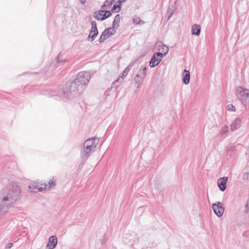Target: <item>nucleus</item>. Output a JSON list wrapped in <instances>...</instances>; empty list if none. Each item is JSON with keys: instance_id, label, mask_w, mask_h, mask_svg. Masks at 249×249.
<instances>
[{"instance_id": "f257e3e1", "label": "nucleus", "mask_w": 249, "mask_h": 249, "mask_svg": "<svg viewBox=\"0 0 249 249\" xmlns=\"http://www.w3.org/2000/svg\"><path fill=\"white\" fill-rule=\"evenodd\" d=\"M20 188L17 185H8L0 192V215L7 213L19 198Z\"/></svg>"}, {"instance_id": "f03ea898", "label": "nucleus", "mask_w": 249, "mask_h": 249, "mask_svg": "<svg viewBox=\"0 0 249 249\" xmlns=\"http://www.w3.org/2000/svg\"><path fill=\"white\" fill-rule=\"evenodd\" d=\"M85 89L73 80L67 82L62 90V93L67 99H71L81 94Z\"/></svg>"}, {"instance_id": "7ed1b4c3", "label": "nucleus", "mask_w": 249, "mask_h": 249, "mask_svg": "<svg viewBox=\"0 0 249 249\" xmlns=\"http://www.w3.org/2000/svg\"><path fill=\"white\" fill-rule=\"evenodd\" d=\"M98 143L99 140L94 138L89 139L85 142L80 151L81 157L83 161H86L91 154L94 152Z\"/></svg>"}, {"instance_id": "20e7f679", "label": "nucleus", "mask_w": 249, "mask_h": 249, "mask_svg": "<svg viewBox=\"0 0 249 249\" xmlns=\"http://www.w3.org/2000/svg\"><path fill=\"white\" fill-rule=\"evenodd\" d=\"M91 78L90 74L87 71H81L79 72L75 78L73 80L80 86H82L84 89L87 87Z\"/></svg>"}, {"instance_id": "39448f33", "label": "nucleus", "mask_w": 249, "mask_h": 249, "mask_svg": "<svg viewBox=\"0 0 249 249\" xmlns=\"http://www.w3.org/2000/svg\"><path fill=\"white\" fill-rule=\"evenodd\" d=\"M213 211L218 217H221L224 213L225 208L223 207V204L220 202H217L212 205Z\"/></svg>"}, {"instance_id": "423d86ee", "label": "nucleus", "mask_w": 249, "mask_h": 249, "mask_svg": "<svg viewBox=\"0 0 249 249\" xmlns=\"http://www.w3.org/2000/svg\"><path fill=\"white\" fill-rule=\"evenodd\" d=\"M163 57V54L160 52L155 53L149 62L150 66L152 68L157 66L161 61Z\"/></svg>"}, {"instance_id": "0eeeda50", "label": "nucleus", "mask_w": 249, "mask_h": 249, "mask_svg": "<svg viewBox=\"0 0 249 249\" xmlns=\"http://www.w3.org/2000/svg\"><path fill=\"white\" fill-rule=\"evenodd\" d=\"M98 34L97 28V24L95 21H91V30H90L88 36V40L92 42Z\"/></svg>"}, {"instance_id": "6e6552de", "label": "nucleus", "mask_w": 249, "mask_h": 249, "mask_svg": "<svg viewBox=\"0 0 249 249\" xmlns=\"http://www.w3.org/2000/svg\"><path fill=\"white\" fill-rule=\"evenodd\" d=\"M47 186V185L46 183L39 184L36 182H33L30 184L29 188L32 192L36 193L45 190Z\"/></svg>"}, {"instance_id": "1a4fd4ad", "label": "nucleus", "mask_w": 249, "mask_h": 249, "mask_svg": "<svg viewBox=\"0 0 249 249\" xmlns=\"http://www.w3.org/2000/svg\"><path fill=\"white\" fill-rule=\"evenodd\" d=\"M236 94L238 97L242 98L243 97L245 99L249 98V90L244 89L242 87H238L236 89Z\"/></svg>"}, {"instance_id": "9d476101", "label": "nucleus", "mask_w": 249, "mask_h": 249, "mask_svg": "<svg viewBox=\"0 0 249 249\" xmlns=\"http://www.w3.org/2000/svg\"><path fill=\"white\" fill-rule=\"evenodd\" d=\"M57 244V238L55 235L51 236L48 240V243L46 246V249H53Z\"/></svg>"}, {"instance_id": "9b49d317", "label": "nucleus", "mask_w": 249, "mask_h": 249, "mask_svg": "<svg viewBox=\"0 0 249 249\" xmlns=\"http://www.w3.org/2000/svg\"><path fill=\"white\" fill-rule=\"evenodd\" d=\"M228 181V177H224L219 178L217 180L218 186L219 189L223 192L226 188V184Z\"/></svg>"}, {"instance_id": "f8f14e48", "label": "nucleus", "mask_w": 249, "mask_h": 249, "mask_svg": "<svg viewBox=\"0 0 249 249\" xmlns=\"http://www.w3.org/2000/svg\"><path fill=\"white\" fill-rule=\"evenodd\" d=\"M132 66L131 65H129L128 66H127L125 70L122 73V75L121 76V77L118 78L114 82V84L119 83L121 84L123 82L124 79L126 76L127 75L128 72L131 69Z\"/></svg>"}, {"instance_id": "ddd939ff", "label": "nucleus", "mask_w": 249, "mask_h": 249, "mask_svg": "<svg viewBox=\"0 0 249 249\" xmlns=\"http://www.w3.org/2000/svg\"><path fill=\"white\" fill-rule=\"evenodd\" d=\"M182 81L185 84L187 85L189 83L190 80V71L185 69L182 72Z\"/></svg>"}, {"instance_id": "4468645a", "label": "nucleus", "mask_w": 249, "mask_h": 249, "mask_svg": "<svg viewBox=\"0 0 249 249\" xmlns=\"http://www.w3.org/2000/svg\"><path fill=\"white\" fill-rule=\"evenodd\" d=\"M144 77L139 73H137L134 78V82L137 86V88H139L141 86L142 81L144 79Z\"/></svg>"}, {"instance_id": "2eb2a0df", "label": "nucleus", "mask_w": 249, "mask_h": 249, "mask_svg": "<svg viewBox=\"0 0 249 249\" xmlns=\"http://www.w3.org/2000/svg\"><path fill=\"white\" fill-rule=\"evenodd\" d=\"M241 123V121L240 119L238 118L236 119L231 124V131H234L236 129L240 127Z\"/></svg>"}, {"instance_id": "dca6fc26", "label": "nucleus", "mask_w": 249, "mask_h": 249, "mask_svg": "<svg viewBox=\"0 0 249 249\" xmlns=\"http://www.w3.org/2000/svg\"><path fill=\"white\" fill-rule=\"evenodd\" d=\"M201 31V27L199 25L195 24L192 27V34L193 35L199 36Z\"/></svg>"}, {"instance_id": "f3484780", "label": "nucleus", "mask_w": 249, "mask_h": 249, "mask_svg": "<svg viewBox=\"0 0 249 249\" xmlns=\"http://www.w3.org/2000/svg\"><path fill=\"white\" fill-rule=\"evenodd\" d=\"M159 50L161 51V52L160 53H161L163 54V56H164L168 53L169 49L167 46L162 43L159 45Z\"/></svg>"}, {"instance_id": "a211bd4d", "label": "nucleus", "mask_w": 249, "mask_h": 249, "mask_svg": "<svg viewBox=\"0 0 249 249\" xmlns=\"http://www.w3.org/2000/svg\"><path fill=\"white\" fill-rule=\"evenodd\" d=\"M120 20H121V17H120V15H119V14L115 16V18L113 21L112 26L117 29L119 26V23H120Z\"/></svg>"}, {"instance_id": "6ab92c4d", "label": "nucleus", "mask_w": 249, "mask_h": 249, "mask_svg": "<svg viewBox=\"0 0 249 249\" xmlns=\"http://www.w3.org/2000/svg\"><path fill=\"white\" fill-rule=\"evenodd\" d=\"M117 28L111 27L108 28L107 29H106L104 31H106V33L110 37L112 35H113L115 34L116 32Z\"/></svg>"}, {"instance_id": "aec40b11", "label": "nucleus", "mask_w": 249, "mask_h": 249, "mask_svg": "<svg viewBox=\"0 0 249 249\" xmlns=\"http://www.w3.org/2000/svg\"><path fill=\"white\" fill-rule=\"evenodd\" d=\"M105 14L104 10H100L99 11H96L94 13L93 17L97 20V18H102L103 15Z\"/></svg>"}, {"instance_id": "412c9836", "label": "nucleus", "mask_w": 249, "mask_h": 249, "mask_svg": "<svg viewBox=\"0 0 249 249\" xmlns=\"http://www.w3.org/2000/svg\"><path fill=\"white\" fill-rule=\"evenodd\" d=\"M121 1L118 0L113 6L112 9V11H114L115 12L118 13L121 10Z\"/></svg>"}, {"instance_id": "4be33fe9", "label": "nucleus", "mask_w": 249, "mask_h": 249, "mask_svg": "<svg viewBox=\"0 0 249 249\" xmlns=\"http://www.w3.org/2000/svg\"><path fill=\"white\" fill-rule=\"evenodd\" d=\"M112 14L110 11L105 10V14L102 17V18H97V20H104L106 18L110 17L111 16Z\"/></svg>"}, {"instance_id": "5701e85b", "label": "nucleus", "mask_w": 249, "mask_h": 249, "mask_svg": "<svg viewBox=\"0 0 249 249\" xmlns=\"http://www.w3.org/2000/svg\"><path fill=\"white\" fill-rule=\"evenodd\" d=\"M47 185V186L46 187V189L45 190H50L52 188H53L55 185V180H54V178H53L52 179H51L48 184H46Z\"/></svg>"}, {"instance_id": "b1692460", "label": "nucleus", "mask_w": 249, "mask_h": 249, "mask_svg": "<svg viewBox=\"0 0 249 249\" xmlns=\"http://www.w3.org/2000/svg\"><path fill=\"white\" fill-rule=\"evenodd\" d=\"M174 10L171 8H169L167 11L168 18L167 20H169L174 14Z\"/></svg>"}, {"instance_id": "393cba45", "label": "nucleus", "mask_w": 249, "mask_h": 249, "mask_svg": "<svg viewBox=\"0 0 249 249\" xmlns=\"http://www.w3.org/2000/svg\"><path fill=\"white\" fill-rule=\"evenodd\" d=\"M229 131V127L227 125H224L221 129V135L225 134L227 133Z\"/></svg>"}, {"instance_id": "a878e982", "label": "nucleus", "mask_w": 249, "mask_h": 249, "mask_svg": "<svg viewBox=\"0 0 249 249\" xmlns=\"http://www.w3.org/2000/svg\"><path fill=\"white\" fill-rule=\"evenodd\" d=\"M140 70H142L140 74L145 77L146 75V68L145 67H142V69H140Z\"/></svg>"}, {"instance_id": "bb28decb", "label": "nucleus", "mask_w": 249, "mask_h": 249, "mask_svg": "<svg viewBox=\"0 0 249 249\" xmlns=\"http://www.w3.org/2000/svg\"><path fill=\"white\" fill-rule=\"evenodd\" d=\"M228 110L230 111H235L236 110L235 107L232 104H230L227 106Z\"/></svg>"}, {"instance_id": "cd10ccee", "label": "nucleus", "mask_w": 249, "mask_h": 249, "mask_svg": "<svg viewBox=\"0 0 249 249\" xmlns=\"http://www.w3.org/2000/svg\"><path fill=\"white\" fill-rule=\"evenodd\" d=\"M249 178V173L248 172H244L242 176V179L244 181H247Z\"/></svg>"}, {"instance_id": "c85d7f7f", "label": "nucleus", "mask_w": 249, "mask_h": 249, "mask_svg": "<svg viewBox=\"0 0 249 249\" xmlns=\"http://www.w3.org/2000/svg\"><path fill=\"white\" fill-rule=\"evenodd\" d=\"M141 21V19L137 17L133 19L132 22L135 24H138L140 23Z\"/></svg>"}, {"instance_id": "c756f323", "label": "nucleus", "mask_w": 249, "mask_h": 249, "mask_svg": "<svg viewBox=\"0 0 249 249\" xmlns=\"http://www.w3.org/2000/svg\"><path fill=\"white\" fill-rule=\"evenodd\" d=\"M235 149V146L232 145H229L227 147V151H233Z\"/></svg>"}, {"instance_id": "7c9ffc66", "label": "nucleus", "mask_w": 249, "mask_h": 249, "mask_svg": "<svg viewBox=\"0 0 249 249\" xmlns=\"http://www.w3.org/2000/svg\"><path fill=\"white\" fill-rule=\"evenodd\" d=\"M115 0H106L105 3L107 6H110Z\"/></svg>"}, {"instance_id": "2f4dec72", "label": "nucleus", "mask_w": 249, "mask_h": 249, "mask_svg": "<svg viewBox=\"0 0 249 249\" xmlns=\"http://www.w3.org/2000/svg\"><path fill=\"white\" fill-rule=\"evenodd\" d=\"M249 211V202H247V203L246 204L245 206V210L244 211V213H248Z\"/></svg>"}, {"instance_id": "473e14b6", "label": "nucleus", "mask_w": 249, "mask_h": 249, "mask_svg": "<svg viewBox=\"0 0 249 249\" xmlns=\"http://www.w3.org/2000/svg\"><path fill=\"white\" fill-rule=\"evenodd\" d=\"M106 37L102 36V35L101 34V35L100 36V37L99 39V42L100 43H103V42H104L105 40H106Z\"/></svg>"}, {"instance_id": "72a5a7b5", "label": "nucleus", "mask_w": 249, "mask_h": 249, "mask_svg": "<svg viewBox=\"0 0 249 249\" xmlns=\"http://www.w3.org/2000/svg\"><path fill=\"white\" fill-rule=\"evenodd\" d=\"M102 36L106 37V39L110 37L106 33V31H104L102 33Z\"/></svg>"}, {"instance_id": "f704fd0d", "label": "nucleus", "mask_w": 249, "mask_h": 249, "mask_svg": "<svg viewBox=\"0 0 249 249\" xmlns=\"http://www.w3.org/2000/svg\"><path fill=\"white\" fill-rule=\"evenodd\" d=\"M107 6V5L104 2V4L101 7V10H104Z\"/></svg>"}, {"instance_id": "c9c22d12", "label": "nucleus", "mask_w": 249, "mask_h": 249, "mask_svg": "<svg viewBox=\"0 0 249 249\" xmlns=\"http://www.w3.org/2000/svg\"><path fill=\"white\" fill-rule=\"evenodd\" d=\"M86 0H80V1H81V3L82 4H84V3H85V2H86Z\"/></svg>"}, {"instance_id": "e433bc0d", "label": "nucleus", "mask_w": 249, "mask_h": 249, "mask_svg": "<svg viewBox=\"0 0 249 249\" xmlns=\"http://www.w3.org/2000/svg\"><path fill=\"white\" fill-rule=\"evenodd\" d=\"M124 243H125L126 244H129V243H130V244H131V242H127L126 241H125V237L124 238Z\"/></svg>"}, {"instance_id": "4c0bfd02", "label": "nucleus", "mask_w": 249, "mask_h": 249, "mask_svg": "<svg viewBox=\"0 0 249 249\" xmlns=\"http://www.w3.org/2000/svg\"><path fill=\"white\" fill-rule=\"evenodd\" d=\"M13 245L12 243H10L8 244V248H10Z\"/></svg>"}, {"instance_id": "58836bf2", "label": "nucleus", "mask_w": 249, "mask_h": 249, "mask_svg": "<svg viewBox=\"0 0 249 249\" xmlns=\"http://www.w3.org/2000/svg\"><path fill=\"white\" fill-rule=\"evenodd\" d=\"M55 96V94H54L53 93H52V92H51V93H50V96H51V97H53V96Z\"/></svg>"}, {"instance_id": "ea45409f", "label": "nucleus", "mask_w": 249, "mask_h": 249, "mask_svg": "<svg viewBox=\"0 0 249 249\" xmlns=\"http://www.w3.org/2000/svg\"><path fill=\"white\" fill-rule=\"evenodd\" d=\"M57 62H59V63H61L62 62V61H60V60L59 59H58V58L57 59Z\"/></svg>"}]
</instances>
